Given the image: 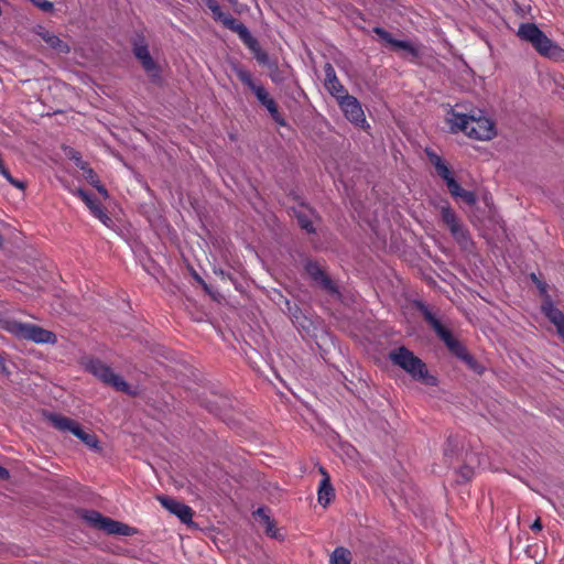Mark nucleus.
I'll list each match as a JSON object with an SVG mask.
<instances>
[{"mask_svg": "<svg viewBox=\"0 0 564 564\" xmlns=\"http://www.w3.org/2000/svg\"><path fill=\"white\" fill-rule=\"evenodd\" d=\"M413 306L421 313L423 319L435 332L436 336L443 341L453 356L463 361L466 367L476 375L481 376L485 372V366L467 350L466 346L460 340L454 337L452 330L442 324L436 315L430 310L429 305L421 300H414Z\"/></svg>", "mask_w": 564, "mask_h": 564, "instance_id": "1", "label": "nucleus"}, {"mask_svg": "<svg viewBox=\"0 0 564 564\" xmlns=\"http://www.w3.org/2000/svg\"><path fill=\"white\" fill-rule=\"evenodd\" d=\"M231 70L236 74L238 79L253 93L258 102L267 109L271 119L279 126L285 127L286 120L280 110L276 101L270 96L265 87L261 83H257L251 73L238 61L229 63Z\"/></svg>", "mask_w": 564, "mask_h": 564, "instance_id": "2", "label": "nucleus"}, {"mask_svg": "<svg viewBox=\"0 0 564 564\" xmlns=\"http://www.w3.org/2000/svg\"><path fill=\"white\" fill-rule=\"evenodd\" d=\"M517 36L529 44L543 57L564 63V50L535 24L531 22L519 25Z\"/></svg>", "mask_w": 564, "mask_h": 564, "instance_id": "3", "label": "nucleus"}, {"mask_svg": "<svg viewBox=\"0 0 564 564\" xmlns=\"http://www.w3.org/2000/svg\"><path fill=\"white\" fill-rule=\"evenodd\" d=\"M389 357L393 365L399 366L410 373L414 380L421 381L431 387H436L438 384L437 377L431 375L426 365L405 346L393 349Z\"/></svg>", "mask_w": 564, "mask_h": 564, "instance_id": "4", "label": "nucleus"}, {"mask_svg": "<svg viewBox=\"0 0 564 564\" xmlns=\"http://www.w3.org/2000/svg\"><path fill=\"white\" fill-rule=\"evenodd\" d=\"M74 513L90 528L102 531L109 535L132 536L138 533L137 528L106 517L94 509L75 508Z\"/></svg>", "mask_w": 564, "mask_h": 564, "instance_id": "5", "label": "nucleus"}, {"mask_svg": "<svg viewBox=\"0 0 564 564\" xmlns=\"http://www.w3.org/2000/svg\"><path fill=\"white\" fill-rule=\"evenodd\" d=\"M452 122L453 128L476 140H490L497 134L494 121L484 116L453 111Z\"/></svg>", "mask_w": 564, "mask_h": 564, "instance_id": "6", "label": "nucleus"}, {"mask_svg": "<svg viewBox=\"0 0 564 564\" xmlns=\"http://www.w3.org/2000/svg\"><path fill=\"white\" fill-rule=\"evenodd\" d=\"M1 327L19 339L31 340L35 344H55V333L35 324H25L15 319L1 321Z\"/></svg>", "mask_w": 564, "mask_h": 564, "instance_id": "7", "label": "nucleus"}, {"mask_svg": "<svg viewBox=\"0 0 564 564\" xmlns=\"http://www.w3.org/2000/svg\"><path fill=\"white\" fill-rule=\"evenodd\" d=\"M85 370L95 376L102 383L112 387L116 391L134 397L135 391L131 390L130 384L119 375L115 373L112 368L101 361L99 358H87L83 361Z\"/></svg>", "mask_w": 564, "mask_h": 564, "instance_id": "8", "label": "nucleus"}, {"mask_svg": "<svg viewBox=\"0 0 564 564\" xmlns=\"http://www.w3.org/2000/svg\"><path fill=\"white\" fill-rule=\"evenodd\" d=\"M373 33L378 35L381 43L391 52L410 63H419L423 56L421 45L409 40H397L393 34L381 26H375Z\"/></svg>", "mask_w": 564, "mask_h": 564, "instance_id": "9", "label": "nucleus"}, {"mask_svg": "<svg viewBox=\"0 0 564 564\" xmlns=\"http://www.w3.org/2000/svg\"><path fill=\"white\" fill-rule=\"evenodd\" d=\"M441 219L462 250L470 251L475 247L470 232L464 227L448 202H445V205L441 207Z\"/></svg>", "mask_w": 564, "mask_h": 564, "instance_id": "10", "label": "nucleus"}, {"mask_svg": "<svg viewBox=\"0 0 564 564\" xmlns=\"http://www.w3.org/2000/svg\"><path fill=\"white\" fill-rule=\"evenodd\" d=\"M132 53L141 64L143 70L148 74L153 84L162 83L161 67L151 56L149 44L142 33H137L132 39Z\"/></svg>", "mask_w": 564, "mask_h": 564, "instance_id": "11", "label": "nucleus"}, {"mask_svg": "<svg viewBox=\"0 0 564 564\" xmlns=\"http://www.w3.org/2000/svg\"><path fill=\"white\" fill-rule=\"evenodd\" d=\"M47 419L56 430L70 432L89 448L96 452L101 451L99 440L96 434L86 432L77 421L56 413H50Z\"/></svg>", "mask_w": 564, "mask_h": 564, "instance_id": "12", "label": "nucleus"}, {"mask_svg": "<svg viewBox=\"0 0 564 564\" xmlns=\"http://www.w3.org/2000/svg\"><path fill=\"white\" fill-rule=\"evenodd\" d=\"M245 45L253 54V57L260 65L269 68V76L274 84H281L285 80V76L280 69L278 61L269 57V54L261 48L259 41L253 35Z\"/></svg>", "mask_w": 564, "mask_h": 564, "instance_id": "13", "label": "nucleus"}, {"mask_svg": "<svg viewBox=\"0 0 564 564\" xmlns=\"http://www.w3.org/2000/svg\"><path fill=\"white\" fill-rule=\"evenodd\" d=\"M304 271L312 280V283L318 289L330 295H339L337 284L332 280L329 274L315 260L307 259L304 263Z\"/></svg>", "mask_w": 564, "mask_h": 564, "instance_id": "14", "label": "nucleus"}, {"mask_svg": "<svg viewBox=\"0 0 564 564\" xmlns=\"http://www.w3.org/2000/svg\"><path fill=\"white\" fill-rule=\"evenodd\" d=\"M304 271L312 280V283L318 289L330 295H339L337 284L332 280L329 274L315 260L307 259L304 263Z\"/></svg>", "mask_w": 564, "mask_h": 564, "instance_id": "15", "label": "nucleus"}, {"mask_svg": "<svg viewBox=\"0 0 564 564\" xmlns=\"http://www.w3.org/2000/svg\"><path fill=\"white\" fill-rule=\"evenodd\" d=\"M345 118L358 128L369 127L359 100L352 95L340 96L338 102Z\"/></svg>", "mask_w": 564, "mask_h": 564, "instance_id": "16", "label": "nucleus"}, {"mask_svg": "<svg viewBox=\"0 0 564 564\" xmlns=\"http://www.w3.org/2000/svg\"><path fill=\"white\" fill-rule=\"evenodd\" d=\"M210 11L213 12L214 20L221 22L225 28L237 33L243 44L252 36L249 29L242 22L231 14L223 12L219 3Z\"/></svg>", "mask_w": 564, "mask_h": 564, "instance_id": "17", "label": "nucleus"}, {"mask_svg": "<svg viewBox=\"0 0 564 564\" xmlns=\"http://www.w3.org/2000/svg\"><path fill=\"white\" fill-rule=\"evenodd\" d=\"M156 498L162 507L165 508L170 513L176 516L182 523L187 525L194 524L192 520L194 511L189 506L165 495H159Z\"/></svg>", "mask_w": 564, "mask_h": 564, "instance_id": "18", "label": "nucleus"}, {"mask_svg": "<svg viewBox=\"0 0 564 564\" xmlns=\"http://www.w3.org/2000/svg\"><path fill=\"white\" fill-rule=\"evenodd\" d=\"M75 194L85 202L91 214L96 218H98L105 226L111 228L115 225L112 218L108 215L107 209L100 204V202H98V199L91 193L82 187H78Z\"/></svg>", "mask_w": 564, "mask_h": 564, "instance_id": "19", "label": "nucleus"}, {"mask_svg": "<svg viewBox=\"0 0 564 564\" xmlns=\"http://www.w3.org/2000/svg\"><path fill=\"white\" fill-rule=\"evenodd\" d=\"M286 314L290 316L292 323L305 334L311 335L315 330L314 321L303 312V310L289 300H285Z\"/></svg>", "mask_w": 564, "mask_h": 564, "instance_id": "20", "label": "nucleus"}, {"mask_svg": "<svg viewBox=\"0 0 564 564\" xmlns=\"http://www.w3.org/2000/svg\"><path fill=\"white\" fill-rule=\"evenodd\" d=\"M202 405L221 420L228 417L232 409L231 400L227 395H216L214 399H206L202 401Z\"/></svg>", "mask_w": 564, "mask_h": 564, "instance_id": "21", "label": "nucleus"}, {"mask_svg": "<svg viewBox=\"0 0 564 564\" xmlns=\"http://www.w3.org/2000/svg\"><path fill=\"white\" fill-rule=\"evenodd\" d=\"M34 33L39 35L52 50L58 54H68L70 46L59 39L56 34L50 32L42 25L34 28Z\"/></svg>", "mask_w": 564, "mask_h": 564, "instance_id": "22", "label": "nucleus"}, {"mask_svg": "<svg viewBox=\"0 0 564 564\" xmlns=\"http://www.w3.org/2000/svg\"><path fill=\"white\" fill-rule=\"evenodd\" d=\"M462 445L457 435L449 434L444 443L443 456L447 466L453 464V459L458 456Z\"/></svg>", "mask_w": 564, "mask_h": 564, "instance_id": "23", "label": "nucleus"}, {"mask_svg": "<svg viewBox=\"0 0 564 564\" xmlns=\"http://www.w3.org/2000/svg\"><path fill=\"white\" fill-rule=\"evenodd\" d=\"M541 311L554 326L564 321V313L560 308L554 306V303L550 295H546L543 299Z\"/></svg>", "mask_w": 564, "mask_h": 564, "instance_id": "24", "label": "nucleus"}, {"mask_svg": "<svg viewBox=\"0 0 564 564\" xmlns=\"http://www.w3.org/2000/svg\"><path fill=\"white\" fill-rule=\"evenodd\" d=\"M318 502L326 507L335 499V489L330 481V476L323 477L318 486Z\"/></svg>", "mask_w": 564, "mask_h": 564, "instance_id": "25", "label": "nucleus"}, {"mask_svg": "<svg viewBox=\"0 0 564 564\" xmlns=\"http://www.w3.org/2000/svg\"><path fill=\"white\" fill-rule=\"evenodd\" d=\"M449 194L455 199H460L464 204L468 206L476 205L478 197L475 192L464 189L458 182H456L452 187L448 188Z\"/></svg>", "mask_w": 564, "mask_h": 564, "instance_id": "26", "label": "nucleus"}, {"mask_svg": "<svg viewBox=\"0 0 564 564\" xmlns=\"http://www.w3.org/2000/svg\"><path fill=\"white\" fill-rule=\"evenodd\" d=\"M290 210L292 212L293 216L296 218L297 225L301 229L305 230L307 234L316 232V228L314 227L312 220L305 213L296 209L295 207L290 208Z\"/></svg>", "mask_w": 564, "mask_h": 564, "instance_id": "27", "label": "nucleus"}, {"mask_svg": "<svg viewBox=\"0 0 564 564\" xmlns=\"http://www.w3.org/2000/svg\"><path fill=\"white\" fill-rule=\"evenodd\" d=\"M351 552L344 546H337L330 554V564H351Z\"/></svg>", "mask_w": 564, "mask_h": 564, "instance_id": "28", "label": "nucleus"}, {"mask_svg": "<svg viewBox=\"0 0 564 564\" xmlns=\"http://www.w3.org/2000/svg\"><path fill=\"white\" fill-rule=\"evenodd\" d=\"M437 175L445 182L447 189L457 181L444 160L435 165Z\"/></svg>", "mask_w": 564, "mask_h": 564, "instance_id": "29", "label": "nucleus"}, {"mask_svg": "<svg viewBox=\"0 0 564 564\" xmlns=\"http://www.w3.org/2000/svg\"><path fill=\"white\" fill-rule=\"evenodd\" d=\"M474 454H466V457H465V464L460 466V468L457 470L459 477L462 478V480H458V482H467L469 481L473 477H474V468L471 466L468 465V462H471L473 458H474Z\"/></svg>", "mask_w": 564, "mask_h": 564, "instance_id": "30", "label": "nucleus"}, {"mask_svg": "<svg viewBox=\"0 0 564 564\" xmlns=\"http://www.w3.org/2000/svg\"><path fill=\"white\" fill-rule=\"evenodd\" d=\"M325 88L327 91L336 98L337 102L340 100V96L349 95L347 89L341 85L339 79H337V83H324Z\"/></svg>", "mask_w": 564, "mask_h": 564, "instance_id": "31", "label": "nucleus"}, {"mask_svg": "<svg viewBox=\"0 0 564 564\" xmlns=\"http://www.w3.org/2000/svg\"><path fill=\"white\" fill-rule=\"evenodd\" d=\"M65 154L82 171L89 165L88 162L83 160L80 152L72 147L65 148Z\"/></svg>", "mask_w": 564, "mask_h": 564, "instance_id": "32", "label": "nucleus"}, {"mask_svg": "<svg viewBox=\"0 0 564 564\" xmlns=\"http://www.w3.org/2000/svg\"><path fill=\"white\" fill-rule=\"evenodd\" d=\"M288 196L297 202L301 207L306 208L312 215L316 214V210L295 191H290Z\"/></svg>", "mask_w": 564, "mask_h": 564, "instance_id": "33", "label": "nucleus"}, {"mask_svg": "<svg viewBox=\"0 0 564 564\" xmlns=\"http://www.w3.org/2000/svg\"><path fill=\"white\" fill-rule=\"evenodd\" d=\"M265 533L270 538H273V539H275L278 541H283L284 540V535L275 527L274 521L268 522V524L265 525Z\"/></svg>", "mask_w": 564, "mask_h": 564, "instance_id": "34", "label": "nucleus"}, {"mask_svg": "<svg viewBox=\"0 0 564 564\" xmlns=\"http://www.w3.org/2000/svg\"><path fill=\"white\" fill-rule=\"evenodd\" d=\"M84 176L86 181L91 185L96 186L98 183H100L99 177L97 173L90 167V165L86 166L84 170Z\"/></svg>", "mask_w": 564, "mask_h": 564, "instance_id": "35", "label": "nucleus"}, {"mask_svg": "<svg viewBox=\"0 0 564 564\" xmlns=\"http://www.w3.org/2000/svg\"><path fill=\"white\" fill-rule=\"evenodd\" d=\"M530 280L535 284L539 292L545 297L547 294V284L541 280L535 273L530 274Z\"/></svg>", "mask_w": 564, "mask_h": 564, "instance_id": "36", "label": "nucleus"}, {"mask_svg": "<svg viewBox=\"0 0 564 564\" xmlns=\"http://www.w3.org/2000/svg\"><path fill=\"white\" fill-rule=\"evenodd\" d=\"M325 82L324 83H337V76L334 66L330 63L324 65Z\"/></svg>", "mask_w": 564, "mask_h": 564, "instance_id": "37", "label": "nucleus"}, {"mask_svg": "<svg viewBox=\"0 0 564 564\" xmlns=\"http://www.w3.org/2000/svg\"><path fill=\"white\" fill-rule=\"evenodd\" d=\"M35 7L41 9L44 12H52L54 9V4L47 0H30Z\"/></svg>", "mask_w": 564, "mask_h": 564, "instance_id": "38", "label": "nucleus"}, {"mask_svg": "<svg viewBox=\"0 0 564 564\" xmlns=\"http://www.w3.org/2000/svg\"><path fill=\"white\" fill-rule=\"evenodd\" d=\"M206 294H208L214 301L220 302L223 295L218 291H214L206 282L200 285Z\"/></svg>", "mask_w": 564, "mask_h": 564, "instance_id": "39", "label": "nucleus"}, {"mask_svg": "<svg viewBox=\"0 0 564 564\" xmlns=\"http://www.w3.org/2000/svg\"><path fill=\"white\" fill-rule=\"evenodd\" d=\"M11 376V371L6 364L4 354L0 352V377L9 378Z\"/></svg>", "mask_w": 564, "mask_h": 564, "instance_id": "40", "label": "nucleus"}, {"mask_svg": "<svg viewBox=\"0 0 564 564\" xmlns=\"http://www.w3.org/2000/svg\"><path fill=\"white\" fill-rule=\"evenodd\" d=\"M254 517H259L264 524L267 525L268 522H271L270 516L268 514V510L264 507L258 508L257 511L253 512Z\"/></svg>", "mask_w": 564, "mask_h": 564, "instance_id": "41", "label": "nucleus"}, {"mask_svg": "<svg viewBox=\"0 0 564 564\" xmlns=\"http://www.w3.org/2000/svg\"><path fill=\"white\" fill-rule=\"evenodd\" d=\"M425 153H426V156L429 159V161L435 166L437 163L442 162L443 159L437 154L435 153L433 150L431 149H426L425 150Z\"/></svg>", "mask_w": 564, "mask_h": 564, "instance_id": "42", "label": "nucleus"}, {"mask_svg": "<svg viewBox=\"0 0 564 564\" xmlns=\"http://www.w3.org/2000/svg\"><path fill=\"white\" fill-rule=\"evenodd\" d=\"M530 529L533 531V532H540L542 531L543 529V524H542V521L540 518H536L533 523L530 525Z\"/></svg>", "mask_w": 564, "mask_h": 564, "instance_id": "43", "label": "nucleus"}, {"mask_svg": "<svg viewBox=\"0 0 564 564\" xmlns=\"http://www.w3.org/2000/svg\"><path fill=\"white\" fill-rule=\"evenodd\" d=\"M97 192L105 198L107 199L109 197V193L107 191V188L105 187V185H102L101 183H98L96 186H94Z\"/></svg>", "mask_w": 564, "mask_h": 564, "instance_id": "44", "label": "nucleus"}, {"mask_svg": "<svg viewBox=\"0 0 564 564\" xmlns=\"http://www.w3.org/2000/svg\"><path fill=\"white\" fill-rule=\"evenodd\" d=\"M10 478V471L3 467L0 466V480H8Z\"/></svg>", "mask_w": 564, "mask_h": 564, "instance_id": "45", "label": "nucleus"}, {"mask_svg": "<svg viewBox=\"0 0 564 564\" xmlns=\"http://www.w3.org/2000/svg\"><path fill=\"white\" fill-rule=\"evenodd\" d=\"M191 274L199 285L204 284V279L194 269H191Z\"/></svg>", "mask_w": 564, "mask_h": 564, "instance_id": "46", "label": "nucleus"}, {"mask_svg": "<svg viewBox=\"0 0 564 564\" xmlns=\"http://www.w3.org/2000/svg\"><path fill=\"white\" fill-rule=\"evenodd\" d=\"M555 327H556L557 334L564 340V321L561 322L560 324H557Z\"/></svg>", "mask_w": 564, "mask_h": 564, "instance_id": "47", "label": "nucleus"}, {"mask_svg": "<svg viewBox=\"0 0 564 564\" xmlns=\"http://www.w3.org/2000/svg\"><path fill=\"white\" fill-rule=\"evenodd\" d=\"M203 3L209 9L212 10L213 8H216L217 6V1L216 0H202Z\"/></svg>", "mask_w": 564, "mask_h": 564, "instance_id": "48", "label": "nucleus"}, {"mask_svg": "<svg viewBox=\"0 0 564 564\" xmlns=\"http://www.w3.org/2000/svg\"><path fill=\"white\" fill-rule=\"evenodd\" d=\"M318 470H319V473L323 475V477H326V475H329V474L327 473L326 468H325V467H323V466H319V469H318Z\"/></svg>", "mask_w": 564, "mask_h": 564, "instance_id": "49", "label": "nucleus"}, {"mask_svg": "<svg viewBox=\"0 0 564 564\" xmlns=\"http://www.w3.org/2000/svg\"><path fill=\"white\" fill-rule=\"evenodd\" d=\"M3 245H4V238H3L2 234L0 232V249L3 248Z\"/></svg>", "mask_w": 564, "mask_h": 564, "instance_id": "50", "label": "nucleus"}]
</instances>
